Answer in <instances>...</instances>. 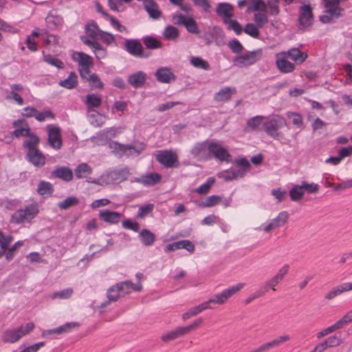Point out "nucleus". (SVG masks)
Returning <instances> with one entry per match:
<instances>
[{"label":"nucleus","mask_w":352,"mask_h":352,"mask_svg":"<svg viewBox=\"0 0 352 352\" xmlns=\"http://www.w3.org/2000/svg\"><path fill=\"white\" fill-rule=\"evenodd\" d=\"M245 285V283H239L236 285H232L223 289L220 293L215 294L208 300L204 301L202 303L192 307L191 309L194 316H195L198 315L206 309H212L210 305L212 303H216L218 305L225 304L231 296L241 290Z\"/></svg>","instance_id":"1"},{"label":"nucleus","mask_w":352,"mask_h":352,"mask_svg":"<svg viewBox=\"0 0 352 352\" xmlns=\"http://www.w3.org/2000/svg\"><path fill=\"white\" fill-rule=\"evenodd\" d=\"M38 212V204L32 202L16 210L11 216L10 222L15 224L30 223Z\"/></svg>","instance_id":"2"},{"label":"nucleus","mask_w":352,"mask_h":352,"mask_svg":"<svg viewBox=\"0 0 352 352\" xmlns=\"http://www.w3.org/2000/svg\"><path fill=\"white\" fill-rule=\"evenodd\" d=\"M34 327L33 322H28L16 328L8 329L2 334V340L6 343H15L32 332Z\"/></svg>","instance_id":"3"},{"label":"nucleus","mask_w":352,"mask_h":352,"mask_svg":"<svg viewBox=\"0 0 352 352\" xmlns=\"http://www.w3.org/2000/svg\"><path fill=\"white\" fill-rule=\"evenodd\" d=\"M286 125L285 119L279 115L265 117L263 130L270 137L279 140L282 136L279 129Z\"/></svg>","instance_id":"4"},{"label":"nucleus","mask_w":352,"mask_h":352,"mask_svg":"<svg viewBox=\"0 0 352 352\" xmlns=\"http://www.w3.org/2000/svg\"><path fill=\"white\" fill-rule=\"evenodd\" d=\"M266 5L263 0H252L248 6V10H253L254 21L259 28L263 27L268 22L266 13Z\"/></svg>","instance_id":"5"},{"label":"nucleus","mask_w":352,"mask_h":352,"mask_svg":"<svg viewBox=\"0 0 352 352\" xmlns=\"http://www.w3.org/2000/svg\"><path fill=\"white\" fill-rule=\"evenodd\" d=\"M262 56V50L261 49L248 52L244 54H240L236 56L233 60L234 65L239 67H245L254 64Z\"/></svg>","instance_id":"6"},{"label":"nucleus","mask_w":352,"mask_h":352,"mask_svg":"<svg viewBox=\"0 0 352 352\" xmlns=\"http://www.w3.org/2000/svg\"><path fill=\"white\" fill-rule=\"evenodd\" d=\"M173 21L177 25H184L186 30L191 34H198L200 33L197 21L190 16L175 13L173 15Z\"/></svg>","instance_id":"7"},{"label":"nucleus","mask_w":352,"mask_h":352,"mask_svg":"<svg viewBox=\"0 0 352 352\" xmlns=\"http://www.w3.org/2000/svg\"><path fill=\"white\" fill-rule=\"evenodd\" d=\"M72 58L78 63L80 76H86L93 65L92 58L85 53L75 52L72 53Z\"/></svg>","instance_id":"8"},{"label":"nucleus","mask_w":352,"mask_h":352,"mask_svg":"<svg viewBox=\"0 0 352 352\" xmlns=\"http://www.w3.org/2000/svg\"><path fill=\"white\" fill-rule=\"evenodd\" d=\"M120 133L121 129L119 127L106 128L92 137L91 141L97 144H104L108 140L115 138Z\"/></svg>","instance_id":"9"},{"label":"nucleus","mask_w":352,"mask_h":352,"mask_svg":"<svg viewBox=\"0 0 352 352\" xmlns=\"http://www.w3.org/2000/svg\"><path fill=\"white\" fill-rule=\"evenodd\" d=\"M275 58L276 65L280 72L287 74L294 71L295 65L288 60L289 57L285 51L276 53Z\"/></svg>","instance_id":"10"},{"label":"nucleus","mask_w":352,"mask_h":352,"mask_svg":"<svg viewBox=\"0 0 352 352\" xmlns=\"http://www.w3.org/2000/svg\"><path fill=\"white\" fill-rule=\"evenodd\" d=\"M213 155L219 161L230 162L231 155L228 150L220 143L217 142H210V157Z\"/></svg>","instance_id":"11"},{"label":"nucleus","mask_w":352,"mask_h":352,"mask_svg":"<svg viewBox=\"0 0 352 352\" xmlns=\"http://www.w3.org/2000/svg\"><path fill=\"white\" fill-rule=\"evenodd\" d=\"M298 21L300 25L302 28H307L312 23V8H311L310 5L305 1L302 3V5L300 8Z\"/></svg>","instance_id":"12"},{"label":"nucleus","mask_w":352,"mask_h":352,"mask_svg":"<svg viewBox=\"0 0 352 352\" xmlns=\"http://www.w3.org/2000/svg\"><path fill=\"white\" fill-rule=\"evenodd\" d=\"M48 143L54 149L58 150L62 146L60 129L56 126L49 124L47 126Z\"/></svg>","instance_id":"13"},{"label":"nucleus","mask_w":352,"mask_h":352,"mask_svg":"<svg viewBox=\"0 0 352 352\" xmlns=\"http://www.w3.org/2000/svg\"><path fill=\"white\" fill-rule=\"evenodd\" d=\"M156 158L160 164L168 168L175 166L177 164V155L173 151H159Z\"/></svg>","instance_id":"14"},{"label":"nucleus","mask_w":352,"mask_h":352,"mask_svg":"<svg viewBox=\"0 0 352 352\" xmlns=\"http://www.w3.org/2000/svg\"><path fill=\"white\" fill-rule=\"evenodd\" d=\"M210 142H202L196 143L190 150L191 154L200 160L210 158Z\"/></svg>","instance_id":"15"},{"label":"nucleus","mask_w":352,"mask_h":352,"mask_svg":"<svg viewBox=\"0 0 352 352\" xmlns=\"http://www.w3.org/2000/svg\"><path fill=\"white\" fill-rule=\"evenodd\" d=\"M350 291H352V282H346L333 287L329 292L325 294L324 298L330 300L342 294L343 293Z\"/></svg>","instance_id":"16"},{"label":"nucleus","mask_w":352,"mask_h":352,"mask_svg":"<svg viewBox=\"0 0 352 352\" xmlns=\"http://www.w3.org/2000/svg\"><path fill=\"white\" fill-rule=\"evenodd\" d=\"M245 174L246 170L245 169L230 168L219 173L217 176L219 178L228 182L242 178Z\"/></svg>","instance_id":"17"},{"label":"nucleus","mask_w":352,"mask_h":352,"mask_svg":"<svg viewBox=\"0 0 352 352\" xmlns=\"http://www.w3.org/2000/svg\"><path fill=\"white\" fill-rule=\"evenodd\" d=\"M291 340L290 335L287 333H283L273 340L261 344L260 346L262 352H267L269 351L271 349L277 347L284 343H286L287 342Z\"/></svg>","instance_id":"18"},{"label":"nucleus","mask_w":352,"mask_h":352,"mask_svg":"<svg viewBox=\"0 0 352 352\" xmlns=\"http://www.w3.org/2000/svg\"><path fill=\"white\" fill-rule=\"evenodd\" d=\"M47 27L49 30H58L63 24V18L55 11L50 12L45 18Z\"/></svg>","instance_id":"19"},{"label":"nucleus","mask_w":352,"mask_h":352,"mask_svg":"<svg viewBox=\"0 0 352 352\" xmlns=\"http://www.w3.org/2000/svg\"><path fill=\"white\" fill-rule=\"evenodd\" d=\"M98 215L101 220L110 224L118 223L122 217V214L120 212L108 210H100Z\"/></svg>","instance_id":"20"},{"label":"nucleus","mask_w":352,"mask_h":352,"mask_svg":"<svg viewBox=\"0 0 352 352\" xmlns=\"http://www.w3.org/2000/svg\"><path fill=\"white\" fill-rule=\"evenodd\" d=\"M14 131L13 135L16 138L28 135L30 129L25 120H17L13 122Z\"/></svg>","instance_id":"21"},{"label":"nucleus","mask_w":352,"mask_h":352,"mask_svg":"<svg viewBox=\"0 0 352 352\" xmlns=\"http://www.w3.org/2000/svg\"><path fill=\"white\" fill-rule=\"evenodd\" d=\"M188 333V329L186 327H177L175 329L169 331L162 336V340L164 342H169Z\"/></svg>","instance_id":"22"},{"label":"nucleus","mask_w":352,"mask_h":352,"mask_svg":"<svg viewBox=\"0 0 352 352\" xmlns=\"http://www.w3.org/2000/svg\"><path fill=\"white\" fill-rule=\"evenodd\" d=\"M157 80L163 83H168L175 79V76L168 67H161L155 72Z\"/></svg>","instance_id":"23"},{"label":"nucleus","mask_w":352,"mask_h":352,"mask_svg":"<svg viewBox=\"0 0 352 352\" xmlns=\"http://www.w3.org/2000/svg\"><path fill=\"white\" fill-rule=\"evenodd\" d=\"M122 296L130 294L132 291L140 292L142 286L140 283L133 284L130 281H124L117 283Z\"/></svg>","instance_id":"24"},{"label":"nucleus","mask_w":352,"mask_h":352,"mask_svg":"<svg viewBox=\"0 0 352 352\" xmlns=\"http://www.w3.org/2000/svg\"><path fill=\"white\" fill-rule=\"evenodd\" d=\"M216 12L223 18L224 22L233 16V6L228 3H220L217 5Z\"/></svg>","instance_id":"25"},{"label":"nucleus","mask_w":352,"mask_h":352,"mask_svg":"<svg viewBox=\"0 0 352 352\" xmlns=\"http://www.w3.org/2000/svg\"><path fill=\"white\" fill-rule=\"evenodd\" d=\"M52 175L54 177L61 179L67 182L72 181L73 179L72 170L69 168L65 166L56 168L52 171Z\"/></svg>","instance_id":"26"},{"label":"nucleus","mask_w":352,"mask_h":352,"mask_svg":"<svg viewBox=\"0 0 352 352\" xmlns=\"http://www.w3.org/2000/svg\"><path fill=\"white\" fill-rule=\"evenodd\" d=\"M88 113V119L90 124L94 126L100 127L104 124L107 120V116L100 113L95 110H89Z\"/></svg>","instance_id":"27"},{"label":"nucleus","mask_w":352,"mask_h":352,"mask_svg":"<svg viewBox=\"0 0 352 352\" xmlns=\"http://www.w3.org/2000/svg\"><path fill=\"white\" fill-rule=\"evenodd\" d=\"M83 43L88 45L94 53L96 58L102 59L104 58L107 56V50L103 47H102L98 43L92 41L89 39L83 40Z\"/></svg>","instance_id":"28"},{"label":"nucleus","mask_w":352,"mask_h":352,"mask_svg":"<svg viewBox=\"0 0 352 352\" xmlns=\"http://www.w3.org/2000/svg\"><path fill=\"white\" fill-rule=\"evenodd\" d=\"M27 156L30 162L34 166H41L45 162V156L36 148L32 151H28Z\"/></svg>","instance_id":"29"},{"label":"nucleus","mask_w":352,"mask_h":352,"mask_svg":"<svg viewBox=\"0 0 352 352\" xmlns=\"http://www.w3.org/2000/svg\"><path fill=\"white\" fill-rule=\"evenodd\" d=\"M45 31L43 30H39L38 28H36L32 32L30 36H28L25 40V44L27 47L33 52L37 50V44L35 41V38L45 34Z\"/></svg>","instance_id":"30"},{"label":"nucleus","mask_w":352,"mask_h":352,"mask_svg":"<svg viewBox=\"0 0 352 352\" xmlns=\"http://www.w3.org/2000/svg\"><path fill=\"white\" fill-rule=\"evenodd\" d=\"M126 51L135 56H141L142 46L141 43L135 40H126L124 43Z\"/></svg>","instance_id":"31"},{"label":"nucleus","mask_w":352,"mask_h":352,"mask_svg":"<svg viewBox=\"0 0 352 352\" xmlns=\"http://www.w3.org/2000/svg\"><path fill=\"white\" fill-rule=\"evenodd\" d=\"M107 296L109 301L101 304L100 306V308L101 309L100 311V313L103 311L102 309L109 304V301H116L120 297L122 296L118 284L112 286L108 289Z\"/></svg>","instance_id":"32"},{"label":"nucleus","mask_w":352,"mask_h":352,"mask_svg":"<svg viewBox=\"0 0 352 352\" xmlns=\"http://www.w3.org/2000/svg\"><path fill=\"white\" fill-rule=\"evenodd\" d=\"M287 56L296 64H302L307 58V54L300 51L298 48H292L285 51Z\"/></svg>","instance_id":"33"},{"label":"nucleus","mask_w":352,"mask_h":352,"mask_svg":"<svg viewBox=\"0 0 352 352\" xmlns=\"http://www.w3.org/2000/svg\"><path fill=\"white\" fill-rule=\"evenodd\" d=\"M160 179V175L153 173L142 175L140 177L137 178L135 181L145 186H153L159 182Z\"/></svg>","instance_id":"34"},{"label":"nucleus","mask_w":352,"mask_h":352,"mask_svg":"<svg viewBox=\"0 0 352 352\" xmlns=\"http://www.w3.org/2000/svg\"><path fill=\"white\" fill-rule=\"evenodd\" d=\"M92 168L86 163H81L74 170L75 176L78 179L87 178L92 173Z\"/></svg>","instance_id":"35"},{"label":"nucleus","mask_w":352,"mask_h":352,"mask_svg":"<svg viewBox=\"0 0 352 352\" xmlns=\"http://www.w3.org/2000/svg\"><path fill=\"white\" fill-rule=\"evenodd\" d=\"M146 80V74L142 72H138L130 75L128 81L134 87L142 86Z\"/></svg>","instance_id":"36"},{"label":"nucleus","mask_w":352,"mask_h":352,"mask_svg":"<svg viewBox=\"0 0 352 352\" xmlns=\"http://www.w3.org/2000/svg\"><path fill=\"white\" fill-rule=\"evenodd\" d=\"M130 175L129 168H124L118 170L111 171L108 173L109 175L110 183L113 179H115L118 182L124 181L128 178Z\"/></svg>","instance_id":"37"},{"label":"nucleus","mask_w":352,"mask_h":352,"mask_svg":"<svg viewBox=\"0 0 352 352\" xmlns=\"http://www.w3.org/2000/svg\"><path fill=\"white\" fill-rule=\"evenodd\" d=\"M234 89L229 87H226L221 89L214 95V100L218 102L228 101L230 99L231 96L234 92Z\"/></svg>","instance_id":"38"},{"label":"nucleus","mask_w":352,"mask_h":352,"mask_svg":"<svg viewBox=\"0 0 352 352\" xmlns=\"http://www.w3.org/2000/svg\"><path fill=\"white\" fill-rule=\"evenodd\" d=\"M109 147L111 152L118 157L127 155L126 145L121 144L116 141H112L109 143Z\"/></svg>","instance_id":"39"},{"label":"nucleus","mask_w":352,"mask_h":352,"mask_svg":"<svg viewBox=\"0 0 352 352\" xmlns=\"http://www.w3.org/2000/svg\"><path fill=\"white\" fill-rule=\"evenodd\" d=\"M144 8L149 16L153 19H158L160 16V11L157 4L152 0L146 1L144 3Z\"/></svg>","instance_id":"40"},{"label":"nucleus","mask_w":352,"mask_h":352,"mask_svg":"<svg viewBox=\"0 0 352 352\" xmlns=\"http://www.w3.org/2000/svg\"><path fill=\"white\" fill-rule=\"evenodd\" d=\"M102 103L101 97L96 94H89L87 95L85 104L88 107V111L89 110H94V108H97L100 106Z\"/></svg>","instance_id":"41"},{"label":"nucleus","mask_w":352,"mask_h":352,"mask_svg":"<svg viewBox=\"0 0 352 352\" xmlns=\"http://www.w3.org/2000/svg\"><path fill=\"white\" fill-rule=\"evenodd\" d=\"M265 120V117L256 116L248 120L247 124L252 130L259 131L263 129Z\"/></svg>","instance_id":"42"},{"label":"nucleus","mask_w":352,"mask_h":352,"mask_svg":"<svg viewBox=\"0 0 352 352\" xmlns=\"http://www.w3.org/2000/svg\"><path fill=\"white\" fill-rule=\"evenodd\" d=\"M139 236L142 243L146 246L152 245L155 240L154 234L147 229L142 230Z\"/></svg>","instance_id":"43"},{"label":"nucleus","mask_w":352,"mask_h":352,"mask_svg":"<svg viewBox=\"0 0 352 352\" xmlns=\"http://www.w3.org/2000/svg\"><path fill=\"white\" fill-rule=\"evenodd\" d=\"M101 32L102 31L99 29L96 23L94 21L88 22L85 26V32L87 36L94 39L99 38Z\"/></svg>","instance_id":"44"},{"label":"nucleus","mask_w":352,"mask_h":352,"mask_svg":"<svg viewBox=\"0 0 352 352\" xmlns=\"http://www.w3.org/2000/svg\"><path fill=\"white\" fill-rule=\"evenodd\" d=\"M289 193L292 201H298L301 200L305 195V190L302 184L300 185H294Z\"/></svg>","instance_id":"45"},{"label":"nucleus","mask_w":352,"mask_h":352,"mask_svg":"<svg viewBox=\"0 0 352 352\" xmlns=\"http://www.w3.org/2000/svg\"><path fill=\"white\" fill-rule=\"evenodd\" d=\"M127 146V155L137 156L140 154L145 148V146L141 142H133L131 144L126 145Z\"/></svg>","instance_id":"46"},{"label":"nucleus","mask_w":352,"mask_h":352,"mask_svg":"<svg viewBox=\"0 0 352 352\" xmlns=\"http://www.w3.org/2000/svg\"><path fill=\"white\" fill-rule=\"evenodd\" d=\"M289 214L287 211H282L274 219H271L275 228L277 229L287 223Z\"/></svg>","instance_id":"47"},{"label":"nucleus","mask_w":352,"mask_h":352,"mask_svg":"<svg viewBox=\"0 0 352 352\" xmlns=\"http://www.w3.org/2000/svg\"><path fill=\"white\" fill-rule=\"evenodd\" d=\"M74 294V290L71 287L55 292L50 295L52 299H69Z\"/></svg>","instance_id":"48"},{"label":"nucleus","mask_w":352,"mask_h":352,"mask_svg":"<svg viewBox=\"0 0 352 352\" xmlns=\"http://www.w3.org/2000/svg\"><path fill=\"white\" fill-rule=\"evenodd\" d=\"M81 78L89 82L92 87L102 88L103 87V84L98 76L96 74H91L90 70L86 76H81Z\"/></svg>","instance_id":"49"},{"label":"nucleus","mask_w":352,"mask_h":352,"mask_svg":"<svg viewBox=\"0 0 352 352\" xmlns=\"http://www.w3.org/2000/svg\"><path fill=\"white\" fill-rule=\"evenodd\" d=\"M77 76L74 73H71L67 78L60 80L59 85L67 89H73L77 85Z\"/></svg>","instance_id":"50"},{"label":"nucleus","mask_w":352,"mask_h":352,"mask_svg":"<svg viewBox=\"0 0 352 352\" xmlns=\"http://www.w3.org/2000/svg\"><path fill=\"white\" fill-rule=\"evenodd\" d=\"M86 182L89 184H94L99 186H105L110 184L109 175L108 173L102 174L99 177H88L87 178Z\"/></svg>","instance_id":"51"},{"label":"nucleus","mask_w":352,"mask_h":352,"mask_svg":"<svg viewBox=\"0 0 352 352\" xmlns=\"http://www.w3.org/2000/svg\"><path fill=\"white\" fill-rule=\"evenodd\" d=\"M281 281L278 279L275 276H274L271 279L266 281L264 285L261 287L260 290H263V295L268 292L270 289L273 291H276V287L280 283Z\"/></svg>","instance_id":"52"},{"label":"nucleus","mask_w":352,"mask_h":352,"mask_svg":"<svg viewBox=\"0 0 352 352\" xmlns=\"http://www.w3.org/2000/svg\"><path fill=\"white\" fill-rule=\"evenodd\" d=\"M25 137H27V140L23 143L25 147H26L28 151L36 149L39 142L38 138L36 135L30 133V132L28 135H26Z\"/></svg>","instance_id":"53"},{"label":"nucleus","mask_w":352,"mask_h":352,"mask_svg":"<svg viewBox=\"0 0 352 352\" xmlns=\"http://www.w3.org/2000/svg\"><path fill=\"white\" fill-rule=\"evenodd\" d=\"M190 63L196 68L202 69L204 70H208L210 69V65L208 63L199 56L191 57Z\"/></svg>","instance_id":"54"},{"label":"nucleus","mask_w":352,"mask_h":352,"mask_svg":"<svg viewBox=\"0 0 352 352\" xmlns=\"http://www.w3.org/2000/svg\"><path fill=\"white\" fill-rule=\"evenodd\" d=\"M79 200L76 197H69L58 204L59 208L66 210L72 206L78 205Z\"/></svg>","instance_id":"55"},{"label":"nucleus","mask_w":352,"mask_h":352,"mask_svg":"<svg viewBox=\"0 0 352 352\" xmlns=\"http://www.w3.org/2000/svg\"><path fill=\"white\" fill-rule=\"evenodd\" d=\"M37 190L41 195L49 197L52 192V186L48 182H41L38 184Z\"/></svg>","instance_id":"56"},{"label":"nucleus","mask_w":352,"mask_h":352,"mask_svg":"<svg viewBox=\"0 0 352 352\" xmlns=\"http://www.w3.org/2000/svg\"><path fill=\"white\" fill-rule=\"evenodd\" d=\"M163 36L167 40H174L178 37L179 32L176 28L168 25L164 29Z\"/></svg>","instance_id":"57"},{"label":"nucleus","mask_w":352,"mask_h":352,"mask_svg":"<svg viewBox=\"0 0 352 352\" xmlns=\"http://www.w3.org/2000/svg\"><path fill=\"white\" fill-rule=\"evenodd\" d=\"M221 201V198L217 195H211L208 197L204 201L198 204V206L201 207H212L219 204Z\"/></svg>","instance_id":"58"},{"label":"nucleus","mask_w":352,"mask_h":352,"mask_svg":"<svg viewBox=\"0 0 352 352\" xmlns=\"http://www.w3.org/2000/svg\"><path fill=\"white\" fill-rule=\"evenodd\" d=\"M215 179L214 177L208 178L206 183L201 184L197 188L194 190V192H196L199 194H205L208 192L209 189L211 186L214 184Z\"/></svg>","instance_id":"59"},{"label":"nucleus","mask_w":352,"mask_h":352,"mask_svg":"<svg viewBox=\"0 0 352 352\" xmlns=\"http://www.w3.org/2000/svg\"><path fill=\"white\" fill-rule=\"evenodd\" d=\"M43 59L45 62L58 69H62L64 67V63L60 60L52 55H44Z\"/></svg>","instance_id":"60"},{"label":"nucleus","mask_w":352,"mask_h":352,"mask_svg":"<svg viewBox=\"0 0 352 352\" xmlns=\"http://www.w3.org/2000/svg\"><path fill=\"white\" fill-rule=\"evenodd\" d=\"M259 27L254 23H248L244 28V32L253 38H257L259 35Z\"/></svg>","instance_id":"61"},{"label":"nucleus","mask_w":352,"mask_h":352,"mask_svg":"<svg viewBox=\"0 0 352 352\" xmlns=\"http://www.w3.org/2000/svg\"><path fill=\"white\" fill-rule=\"evenodd\" d=\"M154 208L153 204H148L139 208L137 217L139 219H143L151 213Z\"/></svg>","instance_id":"62"},{"label":"nucleus","mask_w":352,"mask_h":352,"mask_svg":"<svg viewBox=\"0 0 352 352\" xmlns=\"http://www.w3.org/2000/svg\"><path fill=\"white\" fill-rule=\"evenodd\" d=\"M13 240V238L11 235H5L1 230H0V247L2 251H6L8 245Z\"/></svg>","instance_id":"63"},{"label":"nucleus","mask_w":352,"mask_h":352,"mask_svg":"<svg viewBox=\"0 0 352 352\" xmlns=\"http://www.w3.org/2000/svg\"><path fill=\"white\" fill-rule=\"evenodd\" d=\"M144 45L148 48L157 49L161 47L160 43L151 36H146L143 39Z\"/></svg>","instance_id":"64"}]
</instances>
